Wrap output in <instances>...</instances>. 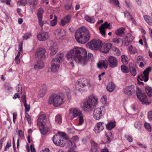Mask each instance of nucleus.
I'll return each mask as SVG.
<instances>
[{
	"label": "nucleus",
	"instance_id": "22",
	"mask_svg": "<svg viewBox=\"0 0 152 152\" xmlns=\"http://www.w3.org/2000/svg\"><path fill=\"white\" fill-rule=\"evenodd\" d=\"M41 133L43 135H45L48 131V127L45 124H40L38 126Z\"/></svg>",
	"mask_w": 152,
	"mask_h": 152
},
{
	"label": "nucleus",
	"instance_id": "12",
	"mask_svg": "<svg viewBox=\"0 0 152 152\" xmlns=\"http://www.w3.org/2000/svg\"><path fill=\"white\" fill-rule=\"evenodd\" d=\"M106 124L103 122H100L97 123L95 125L94 131L96 134L99 133L104 129Z\"/></svg>",
	"mask_w": 152,
	"mask_h": 152
},
{
	"label": "nucleus",
	"instance_id": "1",
	"mask_svg": "<svg viewBox=\"0 0 152 152\" xmlns=\"http://www.w3.org/2000/svg\"><path fill=\"white\" fill-rule=\"evenodd\" d=\"M67 59L74 67L73 61L80 63L82 65L86 64L88 61L87 53L83 48L76 47L72 49L66 55Z\"/></svg>",
	"mask_w": 152,
	"mask_h": 152
},
{
	"label": "nucleus",
	"instance_id": "19",
	"mask_svg": "<svg viewBox=\"0 0 152 152\" xmlns=\"http://www.w3.org/2000/svg\"><path fill=\"white\" fill-rule=\"evenodd\" d=\"M63 55L62 54H58L56 57L53 58L51 61V65H52V63H54L55 65L56 64L58 65H60L59 64L60 61L62 60L63 58Z\"/></svg>",
	"mask_w": 152,
	"mask_h": 152
},
{
	"label": "nucleus",
	"instance_id": "18",
	"mask_svg": "<svg viewBox=\"0 0 152 152\" xmlns=\"http://www.w3.org/2000/svg\"><path fill=\"white\" fill-rule=\"evenodd\" d=\"M124 39L123 41V44L125 46H127L129 44L132 42L133 40V37L130 34H127L124 36Z\"/></svg>",
	"mask_w": 152,
	"mask_h": 152
},
{
	"label": "nucleus",
	"instance_id": "11",
	"mask_svg": "<svg viewBox=\"0 0 152 152\" xmlns=\"http://www.w3.org/2000/svg\"><path fill=\"white\" fill-rule=\"evenodd\" d=\"M137 86H127L123 89L124 93L128 96H130L135 93L136 91Z\"/></svg>",
	"mask_w": 152,
	"mask_h": 152
},
{
	"label": "nucleus",
	"instance_id": "20",
	"mask_svg": "<svg viewBox=\"0 0 152 152\" xmlns=\"http://www.w3.org/2000/svg\"><path fill=\"white\" fill-rule=\"evenodd\" d=\"M43 12V10L42 8H40L39 9L38 11L37 14V16L38 19L39 23L40 26L42 28L43 26V23L42 21V15Z\"/></svg>",
	"mask_w": 152,
	"mask_h": 152
},
{
	"label": "nucleus",
	"instance_id": "23",
	"mask_svg": "<svg viewBox=\"0 0 152 152\" xmlns=\"http://www.w3.org/2000/svg\"><path fill=\"white\" fill-rule=\"evenodd\" d=\"M45 66L44 63L42 61H38L34 65V69L38 70L43 69Z\"/></svg>",
	"mask_w": 152,
	"mask_h": 152
},
{
	"label": "nucleus",
	"instance_id": "21",
	"mask_svg": "<svg viewBox=\"0 0 152 152\" xmlns=\"http://www.w3.org/2000/svg\"><path fill=\"white\" fill-rule=\"evenodd\" d=\"M67 146L69 148L68 150L69 152H73L74 149L76 147L75 142H72L71 140H68L67 141L66 143Z\"/></svg>",
	"mask_w": 152,
	"mask_h": 152
},
{
	"label": "nucleus",
	"instance_id": "43",
	"mask_svg": "<svg viewBox=\"0 0 152 152\" xmlns=\"http://www.w3.org/2000/svg\"><path fill=\"white\" fill-rule=\"evenodd\" d=\"M129 50L131 53L134 54L137 52V50L134 47L131 45L129 48Z\"/></svg>",
	"mask_w": 152,
	"mask_h": 152
},
{
	"label": "nucleus",
	"instance_id": "9",
	"mask_svg": "<svg viewBox=\"0 0 152 152\" xmlns=\"http://www.w3.org/2000/svg\"><path fill=\"white\" fill-rule=\"evenodd\" d=\"M137 91L136 92L137 98L140 101L144 104H149L145 94L143 92L142 90L138 87L136 88Z\"/></svg>",
	"mask_w": 152,
	"mask_h": 152
},
{
	"label": "nucleus",
	"instance_id": "51",
	"mask_svg": "<svg viewBox=\"0 0 152 152\" xmlns=\"http://www.w3.org/2000/svg\"><path fill=\"white\" fill-rule=\"evenodd\" d=\"M144 126L148 132L151 131V128L150 125L148 123H145L144 124Z\"/></svg>",
	"mask_w": 152,
	"mask_h": 152
},
{
	"label": "nucleus",
	"instance_id": "32",
	"mask_svg": "<svg viewBox=\"0 0 152 152\" xmlns=\"http://www.w3.org/2000/svg\"><path fill=\"white\" fill-rule=\"evenodd\" d=\"M60 65H58V64H55L53 62L52 65L51 66V70L52 72H56L58 71Z\"/></svg>",
	"mask_w": 152,
	"mask_h": 152
},
{
	"label": "nucleus",
	"instance_id": "50",
	"mask_svg": "<svg viewBox=\"0 0 152 152\" xmlns=\"http://www.w3.org/2000/svg\"><path fill=\"white\" fill-rule=\"evenodd\" d=\"M110 3L113 4L116 6H119V2L118 0H109Z\"/></svg>",
	"mask_w": 152,
	"mask_h": 152
},
{
	"label": "nucleus",
	"instance_id": "5",
	"mask_svg": "<svg viewBox=\"0 0 152 152\" xmlns=\"http://www.w3.org/2000/svg\"><path fill=\"white\" fill-rule=\"evenodd\" d=\"M70 115H72L73 117L72 119L77 116H78L79 118V122L77 124L78 125H82L84 122V119L83 115L82 114V111L79 109L76 108H72L69 110Z\"/></svg>",
	"mask_w": 152,
	"mask_h": 152
},
{
	"label": "nucleus",
	"instance_id": "58",
	"mask_svg": "<svg viewBox=\"0 0 152 152\" xmlns=\"http://www.w3.org/2000/svg\"><path fill=\"white\" fill-rule=\"evenodd\" d=\"M27 1V2L29 4L31 5V4H34L35 5L36 3V0H26Z\"/></svg>",
	"mask_w": 152,
	"mask_h": 152
},
{
	"label": "nucleus",
	"instance_id": "57",
	"mask_svg": "<svg viewBox=\"0 0 152 152\" xmlns=\"http://www.w3.org/2000/svg\"><path fill=\"white\" fill-rule=\"evenodd\" d=\"M23 104L25 109V112H27L29 111L30 108V105L27 104L26 103Z\"/></svg>",
	"mask_w": 152,
	"mask_h": 152
},
{
	"label": "nucleus",
	"instance_id": "47",
	"mask_svg": "<svg viewBox=\"0 0 152 152\" xmlns=\"http://www.w3.org/2000/svg\"><path fill=\"white\" fill-rule=\"evenodd\" d=\"M101 101L104 105H107V102L106 96H103L101 98Z\"/></svg>",
	"mask_w": 152,
	"mask_h": 152
},
{
	"label": "nucleus",
	"instance_id": "14",
	"mask_svg": "<svg viewBox=\"0 0 152 152\" xmlns=\"http://www.w3.org/2000/svg\"><path fill=\"white\" fill-rule=\"evenodd\" d=\"M45 48H39L37 49V51L36 52V55L39 58H40L42 60H44L46 57L45 55Z\"/></svg>",
	"mask_w": 152,
	"mask_h": 152
},
{
	"label": "nucleus",
	"instance_id": "55",
	"mask_svg": "<svg viewBox=\"0 0 152 152\" xmlns=\"http://www.w3.org/2000/svg\"><path fill=\"white\" fill-rule=\"evenodd\" d=\"M124 14L125 16L129 20L131 18L132 16L131 14H130L129 12L128 11H125L124 12Z\"/></svg>",
	"mask_w": 152,
	"mask_h": 152
},
{
	"label": "nucleus",
	"instance_id": "52",
	"mask_svg": "<svg viewBox=\"0 0 152 152\" xmlns=\"http://www.w3.org/2000/svg\"><path fill=\"white\" fill-rule=\"evenodd\" d=\"M21 102H23V104L26 103V96L25 94H23L22 95Z\"/></svg>",
	"mask_w": 152,
	"mask_h": 152
},
{
	"label": "nucleus",
	"instance_id": "60",
	"mask_svg": "<svg viewBox=\"0 0 152 152\" xmlns=\"http://www.w3.org/2000/svg\"><path fill=\"white\" fill-rule=\"evenodd\" d=\"M148 118L149 120H152V111H151L148 113Z\"/></svg>",
	"mask_w": 152,
	"mask_h": 152
},
{
	"label": "nucleus",
	"instance_id": "35",
	"mask_svg": "<svg viewBox=\"0 0 152 152\" xmlns=\"http://www.w3.org/2000/svg\"><path fill=\"white\" fill-rule=\"evenodd\" d=\"M129 71L131 74L134 76L136 75L137 72L134 66H129Z\"/></svg>",
	"mask_w": 152,
	"mask_h": 152
},
{
	"label": "nucleus",
	"instance_id": "10",
	"mask_svg": "<svg viewBox=\"0 0 152 152\" xmlns=\"http://www.w3.org/2000/svg\"><path fill=\"white\" fill-rule=\"evenodd\" d=\"M102 43L99 39L93 40L88 44V47L92 50H97L101 47Z\"/></svg>",
	"mask_w": 152,
	"mask_h": 152
},
{
	"label": "nucleus",
	"instance_id": "33",
	"mask_svg": "<svg viewBox=\"0 0 152 152\" xmlns=\"http://www.w3.org/2000/svg\"><path fill=\"white\" fill-rule=\"evenodd\" d=\"M145 90L148 95L150 97H152V88L149 86H146Z\"/></svg>",
	"mask_w": 152,
	"mask_h": 152
},
{
	"label": "nucleus",
	"instance_id": "34",
	"mask_svg": "<svg viewBox=\"0 0 152 152\" xmlns=\"http://www.w3.org/2000/svg\"><path fill=\"white\" fill-rule=\"evenodd\" d=\"M100 28L102 29L107 28L110 29L111 28V26L110 23H108L107 22H106L101 25L100 27Z\"/></svg>",
	"mask_w": 152,
	"mask_h": 152
},
{
	"label": "nucleus",
	"instance_id": "8",
	"mask_svg": "<svg viewBox=\"0 0 152 152\" xmlns=\"http://www.w3.org/2000/svg\"><path fill=\"white\" fill-rule=\"evenodd\" d=\"M151 70V68L148 67L145 70L142 74L138 76L137 80L139 85L143 84V83L140 82L139 80L142 81L144 80L145 82H147L148 80L149 73Z\"/></svg>",
	"mask_w": 152,
	"mask_h": 152
},
{
	"label": "nucleus",
	"instance_id": "3",
	"mask_svg": "<svg viewBox=\"0 0 152 152\" xmlns=\"http://www.w3.org/2000/svg\"><path fill=\"white\" fill-rule=\"evenodd\" d=\"M98 99L94 96H88L83 103L82 107L85 112L91 111L94 107L97 104Z\"/></svg>",
	"mask_w": 152,
	"mask_h": 152
},
{
	"label": "nucleus",
	"instance_id": "17",
	"mask_svg": "<svg viewBox=\"0 0 152 152\" xmlns=\"http://www.w3.org/2000/svg\"><path fill=\"white\" fill-rule=\"evenodd\" d=\"M112 46V44L110 43H104L101 45L100 50L103 53H107L108 52Z\"/></svg>",
	"mask_w": 152,
	"mask_h": 152
},
{
	"label": "nucleus",
	"instance_id": "49",
	"mask_svg": "<svg viewBox=\"0 0 152 152\" xmlns=\"http://www.w3.org/2000/svg\"><path fill=\"white\" fill-rule=\"evenodd\" d=\"M64 7L65 9L66 10H69L71 9L72 7L71 2H69L65 3Z\"/></svg>",
	"mask_w": 152,
	"mask_h": 152
},
{
	"label": "nucleus",
	"instance_id": "62",
	"mask_svg": "<svg viewBox=\"0 0 152 152\" xmlns=\"http://www.w3.org/2000/svg\"><path fill=\"white\" fill-rule=\"evenodd\" d=\"M19 51L18 52L17 55L16 56L15 59V61L16 64H18L19 63Z\"/></svg>",
	"mask_w": 152,
	"mask_h": 152
},
{
	"label": "nucleus",
	"instance_id": "6",
	"mask_svg": "<svg viewBox=\"0 0 152 152\" xmlns=\"http://www.w3.org/2000/svg\"><path fill=\"white\" fill-rule=\"evenodd\" d=\"M59 135H54L53 138V143L56 145L63 147L64 146L65 142L64 140H62L63 138L67 139L66 138V135L64 133L61 132H58Z\"/></svg>",
	"mask_w": 152,
	"mask_h": 152
},
{
	"label": "nucleus",
	"instance_id": "26",
	"mask_svg": "<svg viewBox=\"0 0 152 152\" xmlns=\"http://www.w3.org/2000/svg\"><path fill=\"white\" fill-rule=\"evenodd\" d=\"M105 126L107 129L109 130H111L115 126V121L110 122L107 124H106Z\"/></svg>",
	"mask_w": 152,
	"mask_h": 152
},
{
	"label": "nucleus",
	"instance_id": "39",
	"mask_svg": "<svg viewBox=\"0 0 152 152\" xmlns=\"http://www.w3.org/2000/svg\"><path fill=\"white\" fill-rule=\"evenodd\" d=\"M134 126L135 128L138 130H140L141 128V123L139 121H137L134 122Z\"/></svg>",
	"mask_w": 152,
	"mask_h": 152
},
{
	"label": "nucleus",
	"instance_id": "16",
	"mask_svg": "<svg viewBox=\"0 0 152 152\" xmlns=\"http://www.w3.org/2000/svg\"><path fill=\"white\" fill-rule=\"evenodd\" d=\"M46 121V116L42 113H40L38 116L37 120V125L40 126V124H45Z\"/></svg>",
	"mask_w": 152,
	"mask_h": 152
},
{
	"label": "nucleus",
	"instance_id": "15",
	"mask_svg": "<svg viewBox=\"0 0 152 152\" xmlns=\"http://www.w3.org/2000/svg\"><path fill=\"white\" fill-rule=\"evenodd\" d=\"M108 63L110 67L114 68L117 66L118 61L115 57L110 56L108 58Z\"/></svg>",
	"mask_w": 152,
	"mask_h": 152
},
{
	"label": "nucleus",
	"instance_id": "53",
	"mask_svg": "<svg viewBox=\"0 0 152 152\" xmlns=\"http://www.w3.org/2000/svg\"><path fill=\"white\" fill-rule=\"evenodd\" d=\"M31 33H26L23 37V38L24 39H27L31 37Z\"/></svg>",
	"mask_w": 152,
	"mask_h": 152
},
{
	"label": "nucleus",
	"instance_id": "31",
	"mask_svg": "<svg viewBox=\"0 0 152 152\" xmlns=\"http://www.w3.org/2000/svg\"><path fill=\"white\" fill-rule=\"evenodd\" d=\"M144 18L146 22L148 24L152 26V19L151 17L148 15L144 16Z\"/></svg>",
	"mask_w": 152,
	"mask_h": 152
},
{
	"label": "nucleus",
	"instance_id": "45",
	"mask_svg": "<svg viewBox=\"0 0 152 152\" xmlns=\"http://www.w3.org/2000/svg\"><path fill=\"white\" fill-rule=\"evenodd\" d=\"M90 143L91 145V148H97L98 147V144L96 143L94 141L91 140L90 141Z\"/></svg>",
	"mask_w": 152,
	"mask_h": 152
},
{
	"label": "nucleus",
	"instance_id": "4",
	"mask_svg": "<svg viewBox=\"0 0 152 152\" xmlns=\"http://www.w3.org/2000/svg\"><path fill=\"white\" fill-rule=\"evenodd\" d=\"M64 95L62 93L52 94L50 96L48 103L52 104L54 107H58L63 104L65 101Z\"/></svg>",
	"mask_w": 152,
	"mask_h": 152
},
{
	"label": "nucleus",
	"instance_id": "54",
	"mask_svg": "<svg viewBox=\"0 0 152 152\" xmlns=\"http://www.w3.org/2000/svg\"><path fill=\"white\" fill-rule=\"evenodd\" d=\"M115 86H107L106 89L109 92H112L114 90Z\"/></svg>",
	"mask_w": 152,
	"mask_h": 152
},
{
	"label": "nucleus",
	"instance_id": "46",
	"mask_svg": "<svg viewBox=\"0 0 152 152\" xmlns=\"http://www.w3.org/2000/svg\"><path fill=\"white\" fill-rule=\"evenodd\" d=\"M113 50L115 53L114 54L117 56H119L121 54V51L118 48L114 47L113 48Z\"/></svg>",
	"mask_w": 152,
	"mask_h": 152
},
{
	"label": "nucleus",
	"instance_id": "42",
	"mask_svg": "<svg viewBox=\"0 0 152 152\" xmlns=\"http://www.w3.org/2000/svg\"><path fill=\"white\" fill-rule=\"evenodd\" d=\"M121 71L124 73H127L129 72V69L126 66L124 65L121 66Z\"/></svg>",
	"mask_w": 152,
	"mask_h": 152
},
{
	"label": "nucleus",
	"instance_id": "30",
	"mask_svg": "<svg viewBox=\"0 0 152 152\" xmlns=\"http://www.w3.org/2000/svg\"><path fill=\"white\" fill-rule=\"evenodd\" d=\"M86 86H76L75 87V91H77L81 92H84L87 91Z\"/></svg>",
	"mask_w": 152,
	"mask_h": 152
},
{
	"label": "nucleus",
	"instance_id": "48",
	"mask_svg": "<svg viewBox=\"0 0 152 152\" xmlns=\"http://www.w3.org/2000/svg\"><path fill=\"white\" fill-rule=\"evenodd\" d=\"M25 118L26 119L28 123L29 124H31L32 122L31 118L30 115L28 114L27 113H25Z\"/></svg>",
	"mask_w": 152,
	"mask_h": 152
},
{
	"label": "nucleus",
	"instance_id": "41",
	"mask_svg": "<svg viewBox=\"0 0 152 152\" xmlns=\"http://www.w3.org/2000/svg\"><path fill=\"white\" fill-rule=\"evenodd\" d=\"M55 121L56 123L59 124H61L62 122V117L60 115H57L55 117Z\"/></svg>",
	"mask_w": 152,
	"mask_h": 152
},
{
	"label": "nucleus",
	"instance_id": "37",
	"mask_svg": "<svg viewBox=\"0 0 152 152\" xmlns=\"http://www.w3.org/2000/svg\"><path fill=\"white\" fill-rule=\"evenodd\" d=\"M121 61L122 63L124 64H127L128 63L129 59L125 55H122L121 56Z\"/></svg>",
	"mask_w": 152,
	"mask_h": 152
},
{
	"label": "nucleus",
	"instance_id": "64",
	"mask_svg": "<svg viewBox=\"0 0 152 152\" xmlns=\"http://www.w3.org/2000/svg\"><path fill=\"white\" fill-rule=\"evenodd\" d=\"M99 29L100 30V32L102 34L103 36H105V32L104 29H102V28H100L99 27Z\"/></svg>",
	"mask_w": 152,
	"mask_h": 152
},
{
	"label": "nucleus",
	"instance_id": "13",
	"mask_svg": "<svg viewBox=\"0 0 152 152\" xmlns=\"http://www.w3.org/2000/svg\"><path fill=\"white\" fill-rule=\"evenodd\" d=\"M49 37L48 33L47 32L43 31L39 32L37 35V38L40 41H45Z\"/></svg>",
	"mask_w": 152,
	"mask_h": 152
},
{
	"label": "nucleus",
	"instance_id": "27",
	"mask_svg": "<svg viewBox=\"0 0 152 152\" xmlns=\"http://www.w3.org/2000/svg\"><path fill=\"white\" fill-rule=\"evenodd\" d=\"M125 30L124 28L121 27L117 29L115 31V34L118 36H121L124 33Z\"/></svg>",
	"mask_w": 152,
	"mask_h": 152
},
{
	"label": "nucleus",
	"instance_id": "38",
	"mask_svg": "<svg viewBox=\"0 0 152 152\" xmlns=\"http://www.w3.org/2000/svg\"><path fill=\"white\" fill-rule=\"evenodd\" d=\"M85 20L88 22L94 23H95V20L94 18L92 17H90L88 15H86L85 17Z\"/></svg>",
	"mask_w": 152,
	"mask_h": 152
},
{
	"label": "nucleus",
	"instance_id": "28",
	"mask_svg": "<svg viewBox=\"0 0 152 152\" xmlns=\"http://www.w3.org/2000/svg\"><path fill=\"white\" fill-rule=\"evenodd\" d=\"M55 34L56 35L63 36L64 35V30L63 29L58 28L56 30Z\"/></svg>",
	"mask_w": 152,
	"mask_h": 152
},
{
	"label": "nucleus",
	"instance_id": "29",
	"mask_svg": "<svg viewBox=\"0 0 152 152\" xmlns=\"http://www.w3.org/2000/svg\"><path fill=\"white\" fill-rule=\"evenodd\" d=\"M49 50L50 51V54L51 55H54L58 51V49L56 46H51L50 47Z\"/></svg>",
	"mask_w": 152,
	"mask_h": 152
},
{
	"label": "nucleus",
	"instance_id": "44",
	"mask_svg": "<svg viewBox=\"0 0 152 152\" xmlns=\"http://www.w3.org/2000/svg\"><path fill=\"white\" fill-rule=\"evenodd\" d=\"M57 17L55 16L53 19L50 21V24L51 26H54L56 25L57 22Z\"/></svg>",
	"mask_w": 152,
	"mask_h": 152
},
{
	"label": "nucleus",
	"instance_id": "59",
	"mask_svg": "<svg viewBox=\"0 0 152 152\" xmlns=\"http://www.w3.org/2000/svg\"><path fill=\"white\" fill-rule=\"evenodd\" d=\"M1 2L5 3L7 5H9L11 0H0Z\"/></svg>",
	"mask_w": 152,
	"mask_h": 152
},
{
	"label": "nucleus",
	"instance_id": "24",
	"mask_svg": "<svg viewBox=\"0 0 152 152\" xmlns=\"http://www.w3.org/2000/svg\"><path fill=\"white\" fill-rule=\"evenodd\" d=\"M71 19V16L69 15H68L64 18L61 21V24L62 26H64L66 24L69 22Z\"/></svg>",
	"mask_w": 152,
	"mask_h": 152
},
{
	"label": "nucleus",
	"instance_id": "2",
	"mask_svg": "<svg viewBox=\"0 0 152 152\" xmlns=\"http://www.w3.org/2000/svg\"><path fill=\"white\" fill-rule=\"evenodd\" d=\"M75 37L78 42L84 44L89 40L90 35L88 30L86 27H82L78 29L75 32Z\"/></svg>",
	"mask_w": 152,
	"mask_h": 152
},
{
	"label": "nucleus",
	"instance_id": "7",
	"mask_svg": "<svg viewBox=\"0 0 152 152\" xmlns=\"http://www.w3.org/2000/svg\"><path fill=\"white\" fill-rule=\"evenodd\" d=\"M105 109L103 106L97 108L94 110L93 113V116L94 119L96 120L100 119L104 114Z\"/></svg>",
	"mask_w": 152,
	"mask_h": 152
},
{
	"label": "nucleus",
	"instance_id": "40",
	"mask_svg": "<svg viewBox=\"0 0 152 152\" xmlns=\"http://www.w3.org/2000/svg\"><path fill=\"white\" fill-rule=\"evenodd\" d=\"M107 63H106L105 61H103L102 63H98L97 64V66L98 68L101 69V68L103 67L105 69H106L107 66Z\"/></svg>",
	"mask_w": 152,
	"mask_h": 152
},
{
	"label": "nucleus",
	"instance_id": "25",
	"mask_svg": "<svg viewBox=\"0 0 152 152\" xmlns=\"http://www.w3.org/2000/svg\"><path fill=\"white\" fill-rule=\"evenodd\" d=\"M28 78L31 82L37 79V76L36 74L32 73L30 72H28Z\"/></svg>",
	"mask_w": 152,
	"mask_h": 152
},
{
	"label": "nucleus",
	"instance_id": "56",
	"mask_svg": "<svg viewBox=\"0 0 152 152\" xmlns=\"http://www.w3.org/2000/svg\"><path fill=\"white\" fill-rule=\"evenodd\" d=\"M124 137L129 142H131L133 141V140L132 137L129 135L125 134Z\"/></svg>",
	"mask_w": 152,
	"mask_h": 152
},
{
	"label": "nucleus",
	"instance_id": "36",
	"mask_svg": "<svg viewBox=\"0 0 152 152\" xmlns=\"http://www.w3.org/2000/svg\"><path fill=\"white\" fill-rule=\"evenodd\" d=\"M47 91V89L45 87L42 89H41L39 91V95L41 97H43L46 94Z\"/></svg>",
	"mask_w": 152,
	"mask_h": 152
},
{
	"label": "nucleus",
	"instance_id": "61",
	"mask_svg": "<svg viewBox=\"0 0 152 152\" xmlns=\"http://www.w3.org/2000/svg\"><path fill=\"white\" fill-rule=\"evenodd\" d=\"M27 3V2L25 0L20 1V6H25Z\"/></svg>",
	"mask_w": 152,
	"mask_h": 152
},
{
	"label": "nucleus",
	"instance_id": "63",
	"mask_svg": "<svg viewBox=\"0 0 152 152\" xmlns=\"http://www.w3.org/2000/svg\"><path fill=\"white\" fill-rule=\"evenodd\" d=\"M119 39V38H114L113 39L112 42H113L115 43L119 44L120 43Z\"/></svg>",
	"mask_w": 152,
	"mask_h": 152
}]
</instances>
